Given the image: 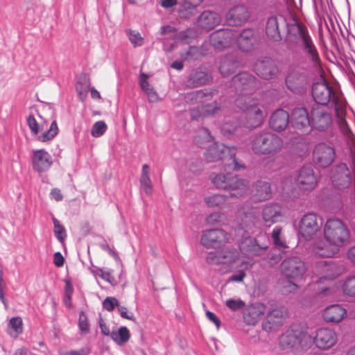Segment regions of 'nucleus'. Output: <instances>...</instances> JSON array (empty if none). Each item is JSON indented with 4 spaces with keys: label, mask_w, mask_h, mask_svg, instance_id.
<instances>
[{
    "label": "nucleus",
    "mask_w": 355,
    "mask_h": 355,
    "mask_svg": "<svg viewBox=\"0 0 355 355\" xmlns=\"http://www.w3.org/2000/svg\"><path fill=\"white\" fill-rule=\"evenodd\" d=\"M209 265L218 266V271L221 275L230 273L239 267L251 268L254 262L249 258L242 257L239 250L234 248H225L210 252L206 258Z\"/></svg>",
    "instance_id": "obj_1"
},
{
    "label": "nucleus",
    "mask_w": 355,
    "mask_h": 355,
    "mask_svg": "<svg viewBox=\"0 0 355 355\" xmlns=\"http://www.w3.org/2000/svg\"><path fill=\"white\" fill-rule=\"evenodd\" d=\"M300 40L302 42L304 53L310 58L313 66L316 68L320 67L322 62L320 57L306 26L296 20L286 24V42L288 45H296Z\"/></svg>",
    "instance_id": "obj_2"
},
{
    "label": "nucleus",
    "mask_w": 355,
    "mask_h": 355,
    "mask_svg": "<svg viewBox=\"0 0 355 355\" xmlns=\"http://www.w3.org/2000/svg\"><path fill=\"white\" fill-rule=\"evenodd\" d=\"M236 148L226 146L223 144H211L205 153L207 162H214L223 159L225 170L238 171L245 168L244 164L236 157Z\"/></svg>",
    "instance_id": "obj_3"
},
{
    "label": "nucleus",
    "mask_w": 355,
    "mask_h": 355,
    "mask_svg": "<svg viewBox=\"0 0 355 355\" xmlns=\"http://www.w3.org/2000/svg\"><path fill=\"white\" fill-rule=\"evenodd\" d=\"M283 147V139L269 131L258 132L251 139V149L257 155L272 156L279 153Z\"/></svg>",
    "instance_id": "obj_4"
},
{
    "label": "nucleus",
    "mask_w": 355,
    "mask_h": 355,
    "mask_svg": "<svg viewBox=\"0 0 355 355\" xmlns=\"http://www.w3.org/2000/svg\"><path fill=\"white\" fill-rule=\"evenodd\" d=\"M238 108L245 114V125L248 128L260 126L264 121V114L259 101L251 96L241 94L235 101Z\"/></svg>",
    "instance_id": "obj_5"
},
{
    "label": "nucleus",
    "mask_w": 355,
    "mask_h": 355,
    "mask_svg": "<svg viewBox=\"0 0 355 355\" xmlns=\"http://www.w3.org/2000/svg\"><path fill=\"white\" fill-rule=\"evenodd\" d=\"M210 180L217 189L228 191L234 197L242 196L249 188V182L247 180L231 173H212Z\"/></svg>",
    "instance_id": "obj_6"
},
{
    "label": "nucleus",
    "mask_w": 355,
    "mask_h": 355,
    "mask_svg": "<svg viewBox=\"0 0 355 355\" xmlns=\"http://www.w3.org/2000/svg\"><path fill=\"white\" fill-rule=\"evenodd\" d=\"M311 94L315 103L321 105H327L331 103L334 110H338L340 116L343 113V105L346 103L342 94L336 92L325 80L314 83Z\"/></svg>",
    "instance_id": "obj_7"
},
{
    "label": "nucleus",
    "mask_w": 355,
    "mask_h": 355,
    "mask_svg": "<svg viewBox=\"0 0 355 355\" xmlns=\"http://www.w3.org/2000/svg\"><path fill=\"white\" fill-rule=\"evenodd\" d=\"M327 241L334 243L339 248L345 245L349 239V232L343 222L338 218L328 219L323 228Z\"/></svg>",
    "instance_id": "obj_8"
},
{
    "label": "nucleus",
    "mask_w": 355,
    "mask_h": 355,
    "mask_svg": "<svg viewBox=\"0 0 355 355\" xmlns=\"http://www.w3.org/2000/svg\"><path fill=\"white\" fill-rule=\"evenodd\" d=\"M307 330L308 327L305 324H293L280 337V347L282 349H288L298 345L305 346L310 340Z\"/></svg>",
    "instance_id": "obj_9"
},
{
    "label": "nucleus",
    "mask_w": 355,
    "mask_h": 355,
    "mask_svg": "<svg viewBox=\"0 0 355 355\" xmlns=\"http://www.w3.org/2000/svg\"><path fill=\"white\" fill-rule=\"evenodd\" d=\"M284 81L286 88L297 95L304 94L309 85L307 75L298 68H291L286 75Z\"/></svg>",
    "instance_id": "obj_10"
},
{
    "label": "nucleus",
    "mask_w": 355,
    "mask_h": 355,
    "mask_svg": "<svg viewBox=\"0 0 355 355\" xmlns=\"http://www.w3.org/2000/svg\"><path fill=\"white\" fill-rule=\"evenodd\" d=\"M281 271L287 279L297 281L306 273V266L299 257H291L283 260Z\"/></svg>",
    "instance_id": "obj_11"
},
{
    "label": "nucleus",
    "mask_w": 355,
    "mask_h": 355,
    "mask_svg": "<svg viewBox=\"0 0 355 355\" xmlns=\"http://www.w3.org/2000/svg\"><path fill=\"white\" fill-rule=\"evenodd\" d=\"M321 227V220L315 214H306L299 222V234L305 240L311 241L320 232Z\"/></svg>",
    "instance_id": "obj_12"
},
{
    "label": "nucleus",
    "mask_w": 355,
    "mask_h": 355,
    "mask_svg": "<svg viewBox=\"0 0 355 355\" xmlns=\"http://www.w3.org/2000/svg\"><path fill=\"white\" fill-rule=\"evenodd\" d=\"M314 274L318 277V283L331 282L342 274V268L333 261H318L313 269Z\"/></svg>",
    "instance_id": "obj_13"
},
{
    "label": "nucleus",
    "mask_w": 355,
    "mask_h": 355,
    "mask_svg": "<svg viewBox=\"0 0 355 355\" xmlns=\"http://www.w3.org/2000/svg\"><path fill=\"white\" fill-rule=\"evenodd\" d=\"M336 158V150L334 146L325 142L317 144L313 150V162L320 168H327L331 165Z\"/></svg>",
    "instance_id": "obj_14"
},
{
    "label": "nucleus",
    "mask_w": 355,
    "mask_h": 355,
    "mask_svg": "<svg viewBox=\"0 0 355 355\" xmlns=\"http://www.w3.org/2000/svg\"><path fill=\"white\" fill-rule=\"evenodd\" d=\"M310 120V126L320 132L327 130L333 122L332 115L329 110L319 105H315L311 108Z\"/></svg>",
    "instance_id": "obj_15"
},
{
    "label": "nucleus",
    "mask_w": 355,
    "mask_h": 355,
    "mask_svg": "<svg viewBox=\"0 0 355 355\" xmlns=\"http://www.w3.org/2000/svg\"><path fill=\"white\" fill-rule=\"evenodd\" d=\"M338 340L337 332L330 327H320L315 331L313 343L316 348L328 350L334 347Z\"/></svg>",
    "instance_id": "obj_16"
},
{
    "label": "nucleus",
    "mask_w": 355,
    "mask_h": 355,
    "mask_svg": "<svg viewBox=\"0 0 355 355\" xmlns=\"http://www.w3.org/2000/svg\"><path fill=\"white\" fill-rule=\"evenodd\" d=\"M230 235L221 229H211L203 232L201 243L207 248H218L229 242Z\"/></svg>",
    "instance_id": "obj_17"
},
{
    "label": "nucleus",
    "mask_w": 355,
    "mask_h": 355,
    "mask_svg": "<svg viewBox=\"0 0 355 355\" xmlns=\"http://www.w3.org/2000/svg\"><path fill=\"white\" fill-rule=\"evenodd\" d=\"M331 180L333 184L338 189H346L352 183L351 172L346 164L340 163L331 171Z\"/></svg>",
    "instance_id": "obj_18"
},
{
    "label": "nucleus",
    "mask_w": 355,
    "mask_h": 355,
    "mask_svg": "<svg viewBox=\"0 0 355 355\" xmlns=\"http://www.w3.org/2000/svg\"><path fill=\"white\" fill-rule=\"evenodd\" d=\"M237 218L241 228L251 230L259 221L257 211L248 205H242L237 211Z\"/></svg>",
    "instance_id": "obj_19"
},
{
    "label": "nucleus",
    "mask_w": 355,
    "mask_h": 355,
    "mask_svg": "<svg viewBox=\"0 0 355 355\" xmlns=\"http://www.w3.org/2000/svg\"><path fill=\"white\" fill-rule=\"evenodd\" d=\"M288 311L285 307H277L268 311L263 327L266 331H273L281 327L288 318Z\"/></svg>",
    "instance_id": "obj_20"
},
{
    "label": "nucleus",
    "mask_w": 355,
    "mask_h": 355,
    "mask_svg": "<svg viewBox=\"0 0 355 355\" xmlns=\"http://www.w3.org/2000/svg\"><path fill=\"white\" fill-rule=\"evenodd\" d=\"M254 71L261 78L270 80L277 76L279 69L274 60L270 58H265L254 64Z\"/></svg>",
    "instance_id": "obj_21"
},
{
    "label": "nucleus",
    "mask_w": 355,
    "mask_h": 355,
    "mask_svg": "<svg viewBox=\"0 0 355 355\" xmlns=\"http://www.w3.org/2000/svg\"><path fill=\"white\" fill-rule=\"evenodd\" d=\"M234 37V33L232 30L219 29L210 35V44L215 49H223L232 44Z\"/></svg>",
    "instance_id": "obj_22"
},
{
    "label": "nucleus",
    "mask_w": 355,
    "mask_h": 355,
    "mask_svg": "<svg viewBox=\"0 0 355 355\" xmlns=\"http://www.w3.org/2000/svg\"><path fill=\"white\" fill-rule=\"evenodd\" d=\"M239 249L249 256H260L268 249V245L259 243L255 238L247 236L241 240Z\"/></svg>",
    "instance_id": "obj_23"
},
{
    "label": "nucleus",
    "mask_w": 355,
    "mask_h": 355,
    "mask_svg": "<svg viewBox=\"0 0 355 355\" xmlns=\"http://www.w3.org/2000/svg\"><path fill=\"white\" fill-rule=\"evenodd\" d=\"M250 17L248 8L239 5L231 8L226 15V21L230 26H241L245 24Z\"/></svg>",
    "instance_id": "obj_24"
},
{
    "label": "nucleus",
    "mask_w": 355,
    "mask_h": 355,
    "mask_svg": "<svg viewBox=\"0 0 355 355\" xmlns=\"http://www.w3.org/2000/svg\"><path fill=\"white\" fill-rule=\"evenodd\" d=\"M347 310L340 304H334L326 307L322 317L327 323L337 324L347 316Z\"/></svg>",
    "instance_id": "obj_25"
},
{
    "label": "nucleus",
    "mask_w": 355,
    "mask_h": 355,
    "mask_svg": "<svg viewBox=\"0 0 355 355\" xmlns=\"http://www.w3.org/2000/svg\"><path fill=\"white\" fill-rule=\"evenodd\" d=\"M339 250L340 248L338 246L331 242L327 241L324 238L315 241L312 245V252L322 257H332Z\"/></svg>",
    "instance_id": "obj_26"
},
{
    "label": "nucleus",
    "mask_w": 355,
    "mask_h": 355,
    "mask_svg": "<svg viewBox=\"0 0 355 355\" xmlns=\"http://www.w3.org/2000/svg\"><path fill=\"white\" fill-rule=\"evenodd\" d=\"M241 67V62L234 54H227L221 57L219 62V71L223 77L232 76Z\"/></svg>",
    "instance_id": "obj_27"
},
{
    "label": "nucleus",
    "mask_w": 355,
    "mask_h": 355,
    "mask_svg": "<svg viewBox=\"0 0 355 355\" xmlns=\"http://www.w3.org/2000/svg\"><path fill=\"white\" fill-rule=\"evenodd\" d=\"M262 218L268 225L282 221L284 218L282 207L278 204L266 205L262 210Z\"/></svg>",
    "instance_id": "obj_28"
},
{
    "label": "nucleus",
    "mask_w": 355,
    "mask_h": 355,
    "mask_svg": "<svg viewBox=\"0 0 355 355\" xmlns=\"http://www.w3.org/2000/svg\"><path fill=\"white\" fill-rule=\"evenodd\" d=\"M284 23L285 19L282 15L269 17L266 25V34L268 38L275 42H279L282 40L279 24Z\"/></svg>",
    "instance_id": "obj_29"
},
{
    "label": "nucleus",
    "mask_w": 355,
    "mask_h": 355,
    "mask_svg": "<svg viewBox=\"0 0 355 355\" xmlns=\"http://www.w3.org/2000/svg\"><path fill=\"white\" fill-rule=\"evenodd\" d=\"M232 82L235 89L241 91L254 90L257 86L256 78L246 72L238 73L233 77Z\"/></svg>",
    "instance_id": "obj_30"
},
{
    "label": "nucleus",
    "mask_w": 355,
    "mask_h": 355,
    "mask_svg": "<svg viewBox=\"0 0 355 355\" xmlns=\"http://www.w3.org/2000/svg\"><path fill=\"white\" fill-rule=\"evenodd\" d=\"M291 123L297 130L308 129L311 124L310 112L303 107L295 108L291 113Z\"/></svg>",
    "instance_id": "obj_31"
},
{
    "label": "nucleus",
    "mask_w": 355,
    "mask_h": 355,
    "mask_svg": "<svg viewBox=\"0 0 355 355\" xmlns=\"http://www.w3.org/2000/svg\"><path fill=\"white\" fill-rule=\"evenodd\" d=\"M220 21V15L213 11L206 10L198 17L197 25L202 29L210 31L219 25Z\"/></svg>",
    "instance_id": "obj_32"
},
{
    "label": "nucleus",
    "mask_w": 355,
    "mask_h": 355,
    "mask_svg": "<svg viewBox=\"0 0 355 355\" xmlns=\"http://www.w3.org/2000/svg\"><path fill=\"white\" fill-rule=\"evenodd\" d=\"M212 80L211 73L209 74L201 68H198L190 73L187 80V85L189 87H197L211 83Z\"/></svg>",
    "instance_id": "obj_33"
},
{
    "label": "nucleus",
    "mask_w": 355,
    "mask_h": 355,
    "mask_svg": "<svg viewBox=\"0 0 355 355\" xmlns=\"http://www.w3.org/2000/svg\"><path fill=\"white\" fill-rule=\"evenodd\" d=\"M33 168L39 173L48 170L52 165L51 155L44 150H37L33 154Z\"/></svg>",
    "instance_id": "obj_34"
},
{
    "label": "nucleus",
    "mask_w": 355,
    "mask_h": 355,
    "mask_svg": "<svg viewBox=\"0 0 355 355\" xmlns=\"http://www.w3.org/2000/svg\"><path fill=\"white\" fill-rule=\"evenodd\" d=\"M266 306L261 302L250 305L243 315L244 322L248 325H255L264 315Z\"/></svg>",
    "instance_id": "obj_35"
},
{
    "label": "nucleus",
    "mask_w": 355,
    "mask_h": 355,
    "mask_svg": "<svg viewBox=\"0 0 355 355\" xmlns=\"http://www.w3.org/2000/svg\"><path fill=\"white\" fill-rule=\"evenodd\" d=\"M297 183L302 189L311 190L316 184V178L311 167H302L298 173Z\"/></svg>",
    "instance_id": "obj_36"
},
{
    "label": "nucleus",
    "mask_w": 355,
    "mask_h": 355,
    "mask_svg": "<svg viewBox=\"0 0 355 355\" xmlns=\"http://www.w3.org/2000/svg\"><path fill=\"white\" fill-rule=\"evenodd\" d=\"M288 123L289 114L282 109H278L273 112L269 121L270 127L276 132H282L285 130Z\"/></svg>",
    "instance_id": "obj_37"
},
{
    "label": "nucleus",
    "mask_w": 355,
    "mask_h": 355,
    "mask_svg": "<svg viewBox=\"0 0 355 355\" xmlns=\"http://www.w3.org/2000/svg\"><path fill=\"white\" fill-rule=\"evenodd\" d=\"M254 41V31L250 28L243 30L236 37V44L239 49L245 52H248L253 49Z\"/></svg>",
    "instance_id": "obj_38"
},
{
    "label": "nucleus",
    "mask_w": 355,
    "mask_h": 355,
    "mask_svg": "<svg viewBox=\"0 0 355 355\" xmlns=\"http://www.w3.org/2000/svg\"><path fill=\"white\" fill-rule=\"evenodd\" d=\"M252 196L258 202L269 199L272 196L270 183L262 180L257 181L252 190Z\"/></svg>",
    "instance_id": "obj_39"
},
{
    "label": "nucleus",
    "mask_w": 355,
    "mask_h": 355,
    "mask_svg": "<svg viewBox=\"0 0 355 355\" xmlns=\"http://www.w3.org/2000/svg\"><path fill=\"white\" fill-rule=\"evenodd\" d=\"M203 0H179L178 15L181 18L188 19L195 14V10Z\"/></svg>",
    "instance_id": "obj_40"
},
{
    "label": "nucleus",
    "mask_w": 355,
    "mask_h": 355,
    "mask_svg": "<svg viewBox=\"0 0 355 355\" xmlns=\"http://www.w3.org/2000/svg\"><path fill=\"white\" fill-rule=\"evenodd\" d=\"M150 166L146 164H144L141 168L139 182L144 192L147 195H151L153 193V184L150 178Z\"/></svg>",
    "instance_id": "obj_41"
},
{
    "label": "nucleus",
    "mask_w": 355,
    "mask_h": 355,
    "mask_svg": "<svg viewBox=\"0 0 355 355\" xmlns=\"http://www.w3.org/2000/svg\"><path fill=\"white\" fill-rule=\"evenodd\" d=\"M228 196L223 194H212L205 198L204 201L206 205L210 208L223 209L225 207Z\"/></svg>",
    "instance_id": "obj_42"
},
{
    "label": "nucleus",
    "mask_w": 355,
    "mask_h": 355,
    "mask_svg": "<svg viewBox=\"0 0 355 355\" xmlns=\"http://www.w3.org/2000/svg\"><path fill=\"white\" fill-rule=\"evenodd\" d=\"M110 337L119 345H123L130 338V331L126 327H121L117 331H112Z\"/></svg>",
    "instance_id": "obj_43"
},
{
    "label": "nucleus",
    "mask_w": 355,
    "mask_h": 355,
    "mask_svg": "<svg viewBox=\"0 0 355 355\" xmlns=\"http://www.w3.org/2000/svg\"><path fill=\"white\" fill-rule=\"evenodd\" d=\"M38 117L40 119V122L36 120L33 114H30L27 118L28 125L31 132L34 135H37L40 130H43L47 124V121L46 120L43 121V118L40 114H38Z\"/></svg>",
    "instance_id": "obj_44"
},
{
    "label": "nucleus",
    "mask_w": 355,
    "mask_h": 355,
    "mask_svg": "<svg viewBox=\"0 0 355 355\" xmlns=\"http://www.w3.org/2000/svg\"><path fill=\"white\" fill-rule=\"evenodd\" d=\"M342 290L345 295L355 298V275L345 279L342 285Z\"/></svg>",
    "instance_id": "obj_45"
},
{
    "label": "nucleus",
    "mask_w": 355,
    "mask_h": 355,
    "mask_svg": "<svg viewBox=\"0 0 355 355\" xmlns=\"http://www.w3.org/2000/svg\"><path fill=\"white\" fill-rule=\"evenodd\" d=\"M335 112L338 119V123L340 126L341 131L346 136L350 137L352 132L345 119L346 114V103L343 105V113L342 116H340L338 110H335Z\"/></svg>",
    "instance_id": "obj_46"
},
{
    "label": "nucleus",
    "mask_w": 355,
    "mask_h": 355,
    "mask_svg": "<svg viewBox=\"0 0 355 355\" xmlns=\"http://www.w3.org/2000/svg\"><path fill=\"white\" fill-rule=\"evenodd\" d=\"M58 127L57 123L55 121H53L51 123L49 129L46 132L42 133L41 135H39L37 139L42 142L49 141L58 134Z\"/></svg>",
    "instance_id": "obj_47"
},
{
    "label": "nucleus",
    "mask_w": 355,
    "mask_h": 355,
    "mask_svg": "<svg viewBox=\"0 0 355 355\" xmlns=\"http://www.w3.org/2000/svg\"><path fill=\"white\" fill-rule=\"evenodd\" d=\"M206 97L211 99L212 95L211 93H206L202 89L187 94V99L192 103H201L203 101V98Z\"/></svg>",
    "instance_id": "obj_48"
},
{
    "label": "nucleus",
    "mask_w": 355,
    "mask_h": 355,
    "mask_svg": "<svg viewBox=\"0 0 355 355\" xmlns=\"http://www.w3.org/2000/svg\"><path fill=\"white\" fill-rule=\"evenodd\" d=\"M282 228L279 226L275 227L271 234L273 243L275 246L285 248L287 247L286 242L281 238Z\"/></svg>",
    "instance_id": "obj_49"
},
{
    "label": "nucleus",
    "mask_w": 355,
    "mask_h": 355,
    "mask_svg": "<svg viewBox=\"0 0 355 355\" xmlns=\"http://www.w3.org/2000/svg\"><path fill=\"white\" fill-rule=\"evenodd\" d=\"M180 56L183 60H194L201 56V52L198 47L190 46L187 51L182 53Z\"/></svg>",
    "instance_id": "obj_50"
},
{
    "label": "nucleus",
    "mask_w": 355,
    "mask_h": 355,
    "mask_svg": "<svg viewBox=\"0 0 355 355\" xmlns=\"http://www.w3.org/2000/svg\"><path fill=\"white\" fill-rule=\"evenodd\" d=\"M53 225H54L55 236L60 242L63 243L67 236L65 228L64 227L63 225H61L60 221L58 219H56L55 218H53Z\"/></svg>",
    "instance_id": "obj_51"
},
{
    "label": "nucleus",
    "mask_w": 355,
    "mask_h": 355,
    "mask_svg": "<svg viewBox=\"0 0 355 355\" xmlns=\"http://www.w3.org/2000/svg\"><path fill=\"white\" fill-rule=\"evenodd\" d=\"M90 87V80L89 78L84 77L81 80H79L76 86L77 92L81 98L85 97Z\"/></svg>",
    "instance_id": "obj_52"
},
{
    "label": "nucleus",
    "mask_w": 355,
    "mask_h": 355,
    "mask_svg": "<svg viewBox=\"0 0 355 355\" xmlns=\"http://www.w3.org/2000/svg\"><path fill=\"white\" fill-rule=\"evenodd\" d=\"M94 273L99 276L102 279L112 285H115L116 284V279L112 275V270H104L103 268H98L94 271Z\"/></svg>",
    "instance_id": "obj_53"
},
{
    "label": "nucleus",
    "mask_w": 355,
    "mask_h": 355,
    "mask_svg": "<svg viewBox=\"0 0 355 355\" xmlns=\"http://www.w3.org/2000/svg\"><path fill=\"white\" fill-rule=\"evenodd\" d=\"M78 327L82 335L87 334L89 331V324L88 322V318L86 313L83 311H81L79 313Z\"/></svg>",
    "instance_id": "obj_54"
},
{
    "label": "nucleus",
    "mask_w": 355,
    "mask_h": 355,
    "mask_svg": "<svg viewBox=\"0 0 355 355\" xmlns=\"http://www.w3.org/2000/svg\"><path fill=\"white\" fill-rule=\"evenodd\" d=\"M107 129L106 123L103 121L96 122L92 127L91 135L94 137H99L102 136Z\"/></svg>",
    "instance_id": "obj_55"
},
{
    "label": "nucleus",
    "mask_w": 355,
    "mask_h": 355,
    "mask_svg": "<svg viewBox=\"0 0 355 355\" xmlns=\"http://www.w3.org/2000/svg\"><path fill=\"white\" fill-rule=\"evenodd\" d=\"M8 327L15 333L16 336L23 331V322L20 317L12 318L8 323Z\"/></svg>",
    "instance_id": "obj_56"
},
{
    "label": "nucleus",
    "mask_w": 355,
    "mask_h": 355,
    "mask_svg": "<svg viewBox=\"0 0 355 355\" xmlns=\"http://www.w3.org/2000/svg\"><path fill=\"white\" fill-rule=\"evenodd\" d=\"M126 33L128 35L129 40L134 46H140L144 44V38L139 32L128 30Z\"/></svg>",
    "instance_id": "obj_57"
},
{
    "label": "nucleus",
    "mask_w": 355,
    "mask_h": 355,
    "mask_svg": "<svg viewBox=\"0 0 355 355\" xmlns=\"http://www.w3.org/2000/svg\"><path fill=\"white\" fill-rule=\"evenodd\" d=\"M204 107L206 117L216 114L221 110V105L217 102H213L209 104L204 105Z\"/></svg>",
    "instance_id": "obj_58"
},
{
    "label": "nucleus",
    "mask_w": 355,
    "mask_h": 355,
    "mask_svg": "<svg viewBox=\"0 0 355 355\" xmlns=\"http://www.w3.org/2000/svg\"><path fill=\"white\" fill-rule=\"evenodd\" d=\"M239 126V123L236 121L225 122L222 125L221 131L224 135H231L236 131Z\"/></svg>",
    "instance_id": "obj_59"
},
{
    "label": "nucleus",
    "mask_w": 355,
    "mask_h": 355,
    "mask_svg": "<svg viewBox=\"0 0 355 355\" xmlns=\"http://www.w3.org/2000/svg\"><path fill=\"white\" fill-rule=\"evenodd\" d=\"M119 302L117 299L114 297H107L103 302V308L107 311H112L115 307L119 306Z\"/></svg>",
    "instance_id": "obj_60"
},
{
    "label": "nucleus",
    "mask_w": 355,
    "mask_h": 355,
    "mask_svg": "<svg viewBox=\"0 0 355 355\" xmlns=\"http://www.w3.org/2000/svg\"><path fill=\"white\" fill-rule=\"evenodd\" d=\"M190 115L193 120H199L206 117L204 105L191 109L190 110Z\"/></svg>",
    "instance_id": "obj_61"
},
{
    "label": "nucleus",
    "mask_w": 355,
    "mask_h": 355,
    "mask_svg": "<svg viewBox=\"0 0 355 355\" xmlns=\"http://www.w3.org/2000/svg\"><path fill=\"white\" fill-rule=\"evenodd\" d=\"M226 306L232 311L241 309L245 306V302L240 299H230L226 301Z\"/></svg>",
    "instance_id": "obj_62"
},
{
    "label": "nucleus",
    "mask_w": 355,
    "mask_h": 355,
    "mask_svg": "<svg viewBox=\"0 0 355 355\" xmlns=\"http://www.w3.org/2000/svg\"><path fill=\"white\" fill-rule=\"evenodd\" d=\"M294 282L292 279L284 282L282 285V292L287 293L296 291L298 288V286Z\"/></svg>",
    "instance_id": "obj_63"
},
{
    "label": "nucleus",
    "mask_w": 355,
    "mask_h": 355,
    "mask_svg": "<svg viewBox=\"0 0 355 355\" xmlns=\"http://www.w3.org/2000/svg\"><path fill=\"white\" fill-rule=\"evenodd\" d=\"M222 217V213L214 212L207 217L206 222L210 225H214L220 222Z\"/></svg>",
    "instance_id": "obj_64"
}]
</instances>
